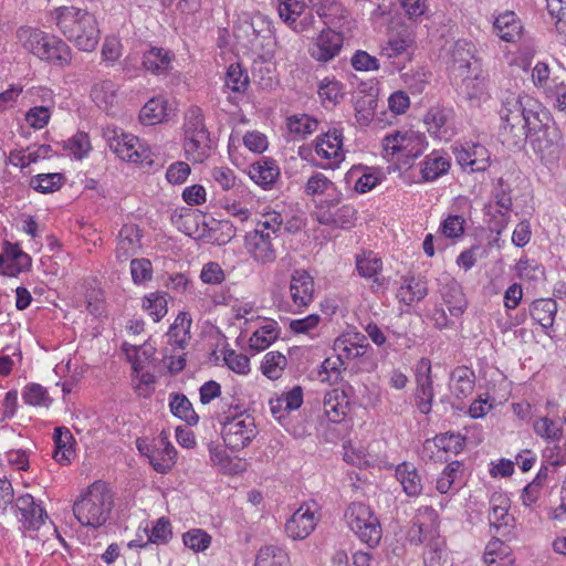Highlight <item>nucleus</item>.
<instances>
[{
  "label": "nucleus",
  "instance_id": "f03ea898",
  "mask_svg": "<svg viewBox=\"0 0 566 566\" xmlns=\"http://www.w3.org/2000/svg\"><path fill=\"white\" fill-rule=\"evenodd\" d=\"M50 17L57 30L78 50H95L101 32L93 13L86 9L62 6L52 10Z\"/></svg>",
  "mask_w": 566,
  "mask_h": 566
},
{
  "label": "nucleus",
  "instance_id": "c9c22d12",
  "mask_svg": "<svg viewBox=\"0 0 566 566\" xmlns=\"http://www.w3.org/2000/svg\"><path fill=\"white\" fill-rule=\"evenodd\" d=\"M359 340H365V337L359 334H356L354 339L340 336L334 342V350L345 363H348L365 355L368 345L359 344Z\"/></svg>",
  "mask_w": 566,
  "mask_h": 566
},
{
  "label": "nucleus",
  "instance_id": "20e7f679",
  "mask_svg": "<svg viewBox=\"0 0 566 566\" xmlns=\"http://www.w3.org/2000/svg\"><path fill=\"white\" fill-rule=\"evenodd\" d=\"M114 507V493L104 481L93 482L74 502L73 513L86 527L98 528L106 524Z\"/></svg>",
  "mask_w": 566,
  "mask_h": 566
},
{
  "label": "nucleus",
  "instance_id": "bf43d9fd",
  "mask_svg": "<svg viewBox=\"0 0 566 566\" xmlns=\"http://www.w3.org/2000/svg\"><path fill=\"white\" fill-rule=\"evenodd\" d=\"M360 174L355 182V190L359 193H366L373 190L380 181L379 174L375 170L363 168V167H354L349 175L354 176Z\"/></svg>",
  "mask_w": 566,
  "mask_h": 566
},
{
  "label": "nucleus",
  "instance_id": "052dcab7",
  "mask_svg": "<svg viewBox=\"0 0 566 566\" xmlns=\"http://www.w3.org/2000/svg\"><path fill=\"white\" fill-rule=\"evenodd\" d=\"M434 438L438 443V453L442 451L459 454L465 444V438L460 433L444 432L437 434Z\"/></svg>",
  "mask_w": 566,
  "mask_h": 566
},
{
  "label": "nucleus",
  "instance_id": "a878e982",
  "mask_svg": "<svg viewBox=\"0 0 566 566\" xmlns=\"http://www.w3.org/2000/svg\"><path fill=\"white\" fill-rule=\"evenodd\" d=\"M303 403V389L295 386L269 401L272 416L282 421L290 412L297 410Z\"/></svg>",
  "mask_w": 566,
  "mask_h": 566
},
{
  "label": "nucleus",
  "instance_id": "412c9836",
  "mask_svg": "<svg viewBox=\"0 0 566 566\" xmlns=\"http://www.w3.org/2000/svg\"><path fill=\"white\" fill-rule=\"evenodd\" d=\"M13 509L20 514L19 522L27 530H39L48 517L45 510L35 502L31 494L19 496Z\"/></svg>",
  "mask_w": 566,
  "mask_h": 566
},
{
  "label": "nucleus",
  "instance_id": "4c0bfd02",
  "mask_svg": "<svg viewBox=\"0 0 566 566\" xmlns=\"http://www.w3.org/2000/svg\"><path fill=\"white\" fill-rule=\"evenodd\" d=\"M280 336V327L277 322L268 319L265 323L253 332L249 339L250 348L256 352L266 349Z\"/></svg>",
  "mask_w": 566,
  "mask_h": 566
},
{
  "label": "nucleus",
  "instance_id": "338daca9",
  "mask_svg": "<svg viewBox=\"0 0 566 566\" xmlns=\"http://www.w3.org/2000/svg\"><path fill=\"white\" fill-rule=\"evenodd\" d=\"M172 537L171 524L168 518L160 517L150 530L148 542L157 545L167 544Z\"/></svg>",
  "mask_w": 566,
  "mask_h": 566
},
{
  "label": "nucleus",
  "instance_id": "69168bd1",
  "mask_svg": "<svg viewBox=\"0 0 566 566\" xmlns=\"http://www.w3.org/2000/svg\"><path fill=\"white\" fill-rule=\"evenodd\" d=\"M130 274L135 284H144L153 279V265L148 259H133L130 261Z\"/></svg>",
  "mask_w": 566,
  "mask_h": 566
},
{
  "label": "nucleus",
  "instance_id": "dca6fc26",
  "mask_svg": "<svg viewBox=\"0 0 566 566\" xmlns=\"http://www.w3.org/2000/svg\"><path fill=\"white\" fill-rule=\"evenodd\" d=\"M269 232L249 231L244 237V245L251 258L261 264L273 263L276 260L275 241Z\"/></svg>",
  "mask_w": 566,
  "mask_h": 566
},
{
  "label": "nucleus",
  "instance_id": "393cba45",
  "mask_svg": "<svg viewBox=\"0 0 566 566\" xmlns=\"http://www.w3.org/2000/svg\"><path fill=\"white\" fill-rule=\"evenodd\" d=\"M248 174L258 186L268 190L277 181L281 170L274 159L262 157L250 165Z\"/></svg>",
  "mask_w": 566,
  "mask_h": 566
},
{
  "label": "nucleus",
  "instance_id": "de8ad7c7",
  "mask_svg": "<svg viewBox=\"0 0 566 566\" xmlns=\"http://www.w3.org/2000/svg\"><path fill=\"white\" fill-rule=\"evenodd\" d=\"M356 269L360 276L373 279L375 283L381 284L378 274L382 269V261L374 252H363L356 255Z\"/></svg>",
  "mask_w": 566,
  "mask_h": 566
},
{
  "label": "nucleus",
  "instance_id": "c03bdc74",
  "mask_svg": "<svg viewBox=\"0 0 566 566\" xmlns=\"http://www.w3.org/2000/svg\"><path fill=\"white\" fill-rule=\"evenodd\" d=\"M49 33L32 27H20L17 39L24 50L38 56Z\"/></svg>",
  "mask_w": 566,
  "mask_h": 566
},
{
  "label": "nucleus",
  "instance_id": "2eb2a0df",
  "mask_svg": "<svg viewBox=\"0 0 566 566\" xmlns=\"http://www.w3.org/2000/svg\"><path fill=\"white\" fill-rule=\"evenodd\" d=\"M307 8L315 12L324 28L340 29L349 17L348 10L337 0H307Z\"/></svg>",
  "mask_w": 566,
  "mask_h": 566
},
{
  "label": "nucleus",
  "instance_id": "1a4fd4ad",
  "mask_svg": "<svg viewBox=\"0 0 566 566\" xmlns=\"http://www.w3.org/2000/svg\"><path fill=\"white\" fill-rule=\"evenodd\" d=\"M344 45V34L332 28H323L312 38L308 54L319 63H327L339 55Z\"/></svg>",
  "mask_w": 566,
  "mask_h": 566
},
{
  "label": "nucleus",
  "instance_id": "a211bd4d",
  "mask_svg": "<svg viewBox=\"0 0 566 566\" xmlns=\"http://www.w3.org/2000/svg\"><path fill=\"white\" fill-rule=\"evenodd\" d=\"M450 69L454 77L458 78L464 73H469L473 62H482L478 56V50L473 42L460 39L453 43L450 51Z\"/></svg>",
  "mask_w": 566,
  "mask_h": 566
},
{
  "label": "nucleus",
  "instance_id": "cd10ccee",
  "mask_svg": "<svg viewBox=\"0 0 566 566\" xmlns=\"http://www.w3.org/2000/svg\"><path fill=\"white\" fill-rule=\"evenodd\" d=\"M119 86L112 80H101L93 84L91 98L102 111L111 113L118 103Z\"/></svg>",
  "mask_w": 566,
  "mask_h": 566
},
{
  "label": "nucleus",
  "instance_id": "f3484780",
  "mask_svg": "<svg viewBox=\"0 0 566 566\" xmlns=\"http://www.w3.org/2000/svg\"><path fill=\"white\" fill-rule=\"evenodd\" d=\"M490 503L489 523L492 532L502 537L509 536L515 523L514 517L509 514V497L503 494H494Z\"/></svg>",
  "mask_w": 566,
  "mask_h": 566
},
{
  "label": "nucleus",
  "instance_id": "39448f33",
  "mask_svg": "<svg viewBox=\"0 0 566 566\" xmlns=\"http://www.w3.org/2000/svg\"><path fill=\"white\" fill-rule=\"evenodd\" d=\"M428 143L423 134L413 130L387 134L382 139L384 156L388 159L397 158L403 165L419 157L427 148Z\"/></svg>",
  "mask_w": 566,
  "mask_h": 566
},
{
  "label": "nucleus",
  "instance_id": "79ce46f5",
  "mask_svg": "<svg viewBox=\"0 0 566 566\" xmlns=\"http://www.w3.org/2000/svg\"><path fill=\"white\" fill-rule=\"evenodd\" d=\"M172 57V53L163 48H151L144 54L143 65L154 74H161L169 70Z\"/></svg>",
  "mask_w": 566,
  "mask_h": 566
},
{
  "label": "nucleus",
  "instance_id": "6ab92c4d",
  "mask_svg": "<svg viewBox=\"0 0 566 566\" xmlns=\"http://www.w3.org/2000/svg\"><path fill=\"white\" fill-rule=\"evenodd\" d=\"M429 134L439 140H449L454 134L453 111L451 108H430L424 116Z\"/></svg>",
  "mask_w": 566,
  "mask_h": 566
},
{
  "label": "nucleus",
  "instance_id": "4be33fe9",
  "mask_svg": "<svg viewBox=\"0 0 566 566\" xmlns=\"http://www.w3.org/2000/svg\"><path fill=\"white\" fill-rule=\"evenodd\" d=\"M290 295L294 306L306 308L314 300V279L305 270H295L290 280Z\"/></svg>",
  "mask_w": 566,
  "mask_h": 566
},
{
  "label": "nucleus",
  "instance_id": "2f4dec72",
  "mask_svg": "<svg viewBox=\"0 0 566 566\" xmlns=\"http://www.w3.org/2000/svg\"><path fill=\"white\" fill-rule=\"evenodd\" d=\"M494 29L500 39L515 42L521 38L522 24L513 11L500 14L494 21Z\"/></svg>",
  "mask_w": 566,
  "mask_h": 566
},
{
  "label": "nucleus",
  "instance_id": "423d86ee",
  "mask_svg": "<svg viewBox=\"0 0 566 566\" xmlns=\"http://www.w3.org/2000/svg\"><path fill=\"white\" fill-rule=\"evenodd\" d=\"M347 525L368 547H376L382 535L378 517L371 509L361 503H350L344 514Z\"/></svg>",
  "mask_w": 566,
  "mask_h": 566
},
{
  "label": "nucleus",
  "instance_id": "49530a36",
  "mask_svg": "<svg viewBox=\"0 0 566 566\" xmlns=\"http://www.w3.org/2000/svg\"><path fill=\"white\" fill-rule=\"evenodd\" d=\"M167 296V293L157 291L151 292L142 298L143 310L155 323H158L164 318L168 312Z\"/></svg>",
  "mask_w": 566,
  "mask_h": 566
},
{
  "label": "nucleus",
  "instance_id": "a18cd8bd",
  "mask_svg": "<svg viewBox=\"0 0 566 566\" xmlns=\"http://www.w3.org/2000/svg\"><path fill=\"white\" fill-rule=\"evenodd\" d=\"M169 407L175 417L186 421L188 424L195 426L198 423L199 416L193 410L190 400L184 394H170Z\"/></svg>",
  "mask_w": 566,
  "mask_h": 566
},
{
  "label": "nucleus",
  "instance_id": "72a5a7b5",
  "mask_svg": "<svg viewBox=\"0 0 566 566\" xmlns=\"http://www.w3.org/2000/svg\"><path fill=\"white\" fill-rule=\"evenodd\" d=\"M396 478L408 496H418L422 491L421 478L416 467L402 462L396 468Z\"/></svg>",
  "mask_w": 566,
  "mask_h": 566
},
{
  "label": "nucleus",
  "instance_id": "c85d7f7f",
  "mask_svg": "<svg viewBox=\"0 0 566 566\" xmlns=\"http://www.w3.org/2000/svg\"><path fill=\"white\" fill-rule=\"evenodd\" d=\"M177 451L167 440L166 436L160 434L156 450L149 454V463L158 473H167L175 464Z\"/></svg>",
  "mask_w": 566,
  "mask_h": 566
},
{
  "label": "nucleus",
  "instance_id": "6e6552de",
  "mask_svg": "<svg viewBox=\"0 0 566 566\" xmlns=\"http://www.w3.org/2000/svg\"><path fill=\"white\" fill-rule=\"evenodd\" d=\"M102 136L106 140L109 149L120 159L139 163L144 159V153L139 151L138 137L126 134L122 128L114 125H107L102 129Z\"/></svg>",
  "mask_w": 566,
  "mask_h": 566
},
{
  "label": "nucleus",
  "instance_id": "f8f14e48",
  "mask_svg": "<svg viewBox=\"0 0 566 566\" xmlns=\"http://www.w3.org/2000/svg\"><path fill=\"white\" fill-rule=\"evenodd\" d=\"M411 40L408 35L396 34L389 38L387 43L381 46L379 57L382 60L387 72L392 73L405 67L410 60L408 49Z\"/></svg>",
  "mask_w": 566,
  "mask_h": 566
},
{
  "label": "nucleus",
  "instance_id": "774afa93",
  "mask_svg": "<svg viewBox=\"0 0 566 566\" xmlns=\"http://www.w3.org/2000/svg\"><path fill=\"white\" fill-rule=\"evenodd\" d=\"M511 192V187L505 185L503 178H499L495 187L492 190V197L494 199L493 205L499 206L501 209L506 211H512L513 201Z\"/></svg>",
  "mask_w": 566,
  "mask_h": 566
},
{
  "label": "nucleus",
  "instance_id": "f704fd0d",
  "mask_svg": "<svg viewBox=\"0 0 566 566\" xmlns=\"http://www.w3.org/2000/svg\"><path fill=\"white\" fill-rule=\"evenodd\" d=\"M168 102L165 97L150 98L139 112V120L144 125H156L168 117Z\"/></svg>",
  "mask_w": 566,
  "mask_h": 566
},
{
  "label": "nucleus",
  "instance_id": "473e14b6",
  "mask_svg": "<svg viewBox=\"0 0 566 566\" xmlns=\"http://www.w3.org/2000/svg\"><path fill=\"white\" fill-rule=\"evenodd\" d=\"M304 192L306 196L311 197L321 195L335 197L332 199L333 205L338 203L340 198V192L337 191L335 184L323 172H315L307 179L304 186Z\"/></svg>",
  "mask_w": 566,
  "mask_h": 566
},
{
  "label": "nucleus",
  "instance_id": "e2e57ef3",
  "mask_svg": "<svg viewBox=\"0 0 566 566\" xmlns=\"http://www.w3.org/2000/svg\"><path fill=\"white\" fill-rule=\"evenodd\" d=\"M186 547L195 553L205 552L211 544V536L201 528H191L182 535Z\"/></svg>",
  "mask_w": 566,
  "mask_h": 566
},
{
  "label": "nucleus",
  "instance_id": "3c124183",
  "mask_svg": "<svg viewBox=\"0 0 566 566\" xmlns=\"http://www.w3.org/2000/svg\"><path fill=\"white\" fill-rule=\"evenodd\" d=\"M287 553L276 546H263L259 549L255 566H289Z\"/></svg>",
  "mask_w": 566,
  "mask_h": 566
},
{
  "label": "nucleus",
  "instance_id": "13d9d810",
  "mask_svg": "<svg viewBox=\"0 0 566 566\" xmlns=\"http://www.w3.org/2000/svg\"><path fill=\"white\" fill-rule=\"evenodd\" d=\"M226 86L235 93H243L249 86V76L238 63L231 64L226 74Z\"/></svg>",
  "mask_w": 566,
  "mask_h": 566
},
{
  "label": "nucleus",
  "instance_id": "aec40b11",
  "mask_svg": "<svg viewBox=\"0 0 566 566\" xmlns=\"http://www.w3.org/2000/svg\"><path fill=\"white\" fill-rule=\"evenodd\" d=\"M31 258L24 253L19 244H12L8 241L3 243L0 254V273L7 276H17L21 272L29 270Z\"/></svg>",
  "mask_w": 566,
  "mask_h": 566
},
{
  "label": "nucleus",
  "instance_id": "680f3d73",
  "mask_svg": "<svg viewBox=\"0 0 566 566\" xmlns=\"http://www.w3.org/2000/svg\"><path fill=\"white\" fill-rule=\"evenodd\" d=\"M416 400L419 411L423 415L430 413L434 398L433 380L416 382Z\"/></svg>",
  "mask_w": 566,
  "mask_h": 566
},
{
  "label": "nucleus",
  "instance_id": "5fc2aeb1",
  "mask_svg": "<svg viewBox=\"0 0 566 566\" xmlns=\"http://www.w3.org/2000/svg\"><path fill=\"white\" fill-rule=\"evenodd\" d=\"M318 122L306 114L294 115L289 118V130L297 137L305 138L317 129Z\"/></svg>",
  "mask_w": 566,
  "mask_h": 566
},
{
  "label": "nucleus",
  "instance_id": "4468645a",
  "mask_svg": "<svg viewBox=\"0 0 566 566\" xmlns=\"http://www.w3.org/2000/svg\"><path fill=\"white\" fill-rule=\"evenodd\" d=\"M343 130L336 127L322 133L315 139V153L323 159L332 160L323 168H335L345 159Z\"/></svg>",
  "mask_w": 566,
  "mask_h": 566
},
{
  "label": "nucleus",
  "instance_id": "603ef678",
  "mask_svg": "<svg viewBox=\"0 0 566 566\" xmlns=\"http://www.w3.org/2000/svg\"><path fill=\"white\" fill-rule=\"evenodd\" d=\"M286 365L287 360L283 354L280 352H269L262 360L261 370L265 377L275 380L282 376Z\"/></svg>",
  "mask_w": 566,
  "mask_h": 566
},
{
  "label": "nucleus",
  "instance_id": "bb28decb",
  "mask_svg": "<svg viewBox=\"0 0 566 566\" xmlns=\"http://www.w3.org/2000/svg\"><path fill=\"white\" fill-rule=\"evenodd\" d=\"M142 230L137 224H124L118 233L116 259L124 262L133 256L142 247Z\"/></svg>",
  "mask_w": 566,
  "mask_h": 566
},
{
  "label": "nucleus",
  "instance_id": "9b49d317",
  "mask_svg": "<svg viewBox=\"0 0 566 566\" xmlns=\"http://www.w3.org/2000/svg\"><path fill=\"white\" fill-rule=\"evenodd\" d=\"M457 164L469 172L485 171L490 166V151L479 143L464 142L453 148Z\"/></svg>",
  "mask_w": 566,
  "mask_h": 566
},
{
  "label": "nucleus",
  "instance_id": "864d4df0",
  "mask_svg": "<svg viewBox=\"0 0 566 566\" xmlns=\"http://www.w3.org/2000/svg\"><path fill=\"white\" fill-rule=\"evenodd\" d=\"M22 399L24 403L33 407H49L53 401L46 388L35 382L28 384L23 388Z\"/></svg>",
  "mask_w": 566,
  "mask_h": 566
},
{
  "label": "nucleus",
  "instance_id": "09e8293b",
  "mask_svg": "<svg viewBox=\"0 0 566 566\" xmlns=\"http://www.w3.org/2000/svg\"><path fill=\"white\" fill-rule=\"evenodd\" d=\"M65 177L60 172L39 174L31 177L29 187L40 193H52L61 189Z\"/></svg>",
  "mask_w": 566,
  "mask_h": 566
},
{
  "label": "nucleus",
  "instance_id": "a19ab883",
  "mask_svg": "<svg viewBox=\"0 0 566 566\" xmlns=\"http://www.w3.org/2000/svg\"><path fill=\"white\" fill-rule=\"evenodd\" d=\"M182 129L184 138L199 137L200 135L210 136L203 112L198 106H191L187 109Z\"/></svg>",
  "mask_w": 566,
  "mask_h": 566
},
{
  "label": "nucleus",
  "instance_id": "8fccbe9b",
  "mask_svg": "<svg viewBox=\"0 0 566 566\" xmlns=\"http://www.w3.org/2000/svg\"><path fill=\"white\" fill-rule=\"evenodd\" d=\"M53 154V149L50 145L43 144L35 150L29 151L24 155L21 150H12L9 155V163L13 166H20L25 168L30 164L36 163L40 159L50 158Z\"/></svg>",
  "mask_w": 566,
  "mask_h": 566
},
{
  "label": "nucleus",
  "instance_id": "37998d69",
  "mask_svg": "<svg viewBox=\"0 0 566 566\" xmlns=\"http://www.w3.org/2000/svg\"><path fill=\"white\" fill-rule=\"evenodd\" d=\"M428 294L427 283L413 276H406L398 291V297L407 305L423 300Z\"/></svg>",
  "mask_w": 566,
  "mask_h": 566
},
{
  "label": "nucleus",
  "instance_id": "4d7b16f0",
  "mask_svg": "<svg viewBox=\"0 0 566 566\" xmlns=\"http://www.w3.org/2000/svg\"><path fill=\"white\" fill-rule=\"evenodd\" d=\"M534 432L544 440L559 441L563 437V429L548 417H541L533 422Z\"/></svg>",
  "mask_w": 566,
  "mask_h": 566
},
{
  "label": "nucleus",
  "instance_id": "7ed1b4c3",
  "mask_svg": "<svg viewBox=\"0 0 566 566\" xmlns=\"http://www.w3.org/2000/svg\"><path fill=\"white\" fill-rule=\"evenodd\" d=\"M237 42L264 61L274 56L277 45L272 21L261 13H243L233 27Z\"/></svg>",
  "mask_w": 566,
  "mask_h": 566
},
{
  "label": "nucleus",
  "instance_id": "ea45409f",
  "mask_svg": "<svg viewBox=\"0 0 566 566\" xmlns=\"http://www.w3.org/2000/svg\"><path fill=\"white\" fill-rule=\"evenodd\" d=\"M191 318L187 313L180 312L167 333L168 343L184 349L190 339Z\"/></svg>",
  "mask_w": 566,
  "mask_h": 566
},
{
  "label": "nucleus",
  "instance_id": "58836bf2",
  "mask_svg": "<svg viewBox=\"0 0 566 566\" xmlns=\"http://www.w3.org/2000/svg\"><path fill=\"white\" fill-rule=\"evenodd\" d=\"M182 144L185 156L189 161L201 164L210 156L212 148L210 136L184 138Z\"/></svg>",
  "mask_w": 566,
  "mask_h": 566
},
{
  "label": "nucleus",
  "instance_id": "c756f323",
  "mask_svg": "<svg viewBox=\"0 0 566 566\" xmlns=\"http://www.w3.org/2000/svg\"><path fill=\"white\" fill-rule=\"evenodd\" d=\"M420 165L422 180L434 181L449 171L451 163L446 153L433 150L424 157Z\"/></svg>",
  "mask_w": 566,
  "mask_h": 566
},
{
  "label": "nucleus",
  "instance_id": "7c9ffc66",
  "mask_svg": "<svg viewBox=\"0 0 566 566\" xmlns=\"http://www.w3.org/2000/svg\"><path fill=\"white\" fill-rule=\"evenodd\" d=\"M475 374L467 366H458L450 375V390L458 399H464L473 392Z\"/></svg>",
  "mask_w": 566,
  "mask_h": 566
},
{
  "label": "nucleus",
  "instance_id": "e433bc0d",
  "mask_svg": "<svg viewBox=\"0 0 566 566\" xmlns=\"http://www.w3.org/2000/svg\"><path fill=\"white\" fill-rule=\"evenodd\" d=\"M557 313V303L553 298L535 300L530 306L532 318L544 329L553 326Z\"/></svg>",
  "mask_w": 566,
  "mask_h": 566
},
{
  "label": "nucleus",
  "instance_id": "9d476101",
  "mask_svg": "<svg viewBox=\"0 0 566 566\" xmlns=\"http://www.w3.org/2000/svg\"><path fill=\"white\" fill-rule=\"evenodd\" d=\"M316 503H303L286 521L285 533L293 541L308 537L319 520Z\"/></svg>",
  "mask_w": 566,
  "mask_h": 566
},
{
  "label": "nucleus",
  "instance_id": "f257e3e1",
  "mask_svg": "<svg viewBox=\"0 0 566 566\" xmlns=\"http://www.w3.org/2000/svg\"><path fill=\"white\" fill-rule=\"evenodd\" d=\"M499 137L509 149H522L528 140L544 164L557 163L563 153V136L552 114L536 99L509 96L500 109Z\"/></svg>",
  "mask_w": 566,
  "mask_h": 566
},
{
  "label": "nucleus",
  "instance_id": "0e129e2a",
  "mask_svg": "<svg viewBox=\"0 0 566 566\" xmlns=\"http://www.w3.org/2000/svg\"><path fill=\"white\" fill-rule=\"evenodd\" d=\"M64 149L71 151L76 159H82L91 150L90 137L84 132H77L74 136L64 142Z\"/></svg>",
  "mask_w": 566,
  "mask_h": 566
},
{
  "label": "nucleus",
  "instance_id": "5701e85b",
  "mask_svg": "<svg viewBox=\"0 0 566 566\" xmlns=\"http://www.w3.org/2000/svg\"><path fill=\"white\" fill-rule=\"evenodd\" d=\"M440 282V295L452 316H461L468 307V301L461 284L451 276H443Z\"/></svg>",
  "mask_w": 566,
  "mask_h": 566
},
{
  "label": "nucleus",
  "instance_id": "ddd939ff",
  "mask_svg": "<svg viewBox=\"0 0 566 566\" xmlns=\"http://www.w3.org/2000/svg\"><path fill=\"white\" fill-rule=\"evenodd\" d=\"M460 94L472 103H480L488 97L489 75L483 69L482 62H473L469 73L458 76Z\"/></svg>",
  "mask_w": 566,
  "mask_h": 566
},
{
  "label": "nucleus",
  "instance_id": "0eeeda50",
  "mask_svg": "<svg viewBox=\"0 0 566 566\" xmlns=\"http://www.w3.org/2000/svg\"><path fill=\"white\" fill-rule=\"evenodd\" d=\"M221 422L223 441L233 451L244 449L256 437L258 430L254 418L249 415L226 417Z\"/></svg>",
  "mask_w": 566,
  "mask_h": 566
},
{
  "label": "nucleus",
  "instance_id": "b1692460",
  "mask_svg": "<svg viewBox=\"0 0 566 566\" xmlns=\"http://www.w3.org/2000/svg\"><path fill=\"white\" fill-rule=\"evenodd\" d=\"M38 59L55 66H67L72 61V50L61 38L48 34Z\"/></svg>",
  "mask_w": 566,
  "mask_h": 566
},
{
  "label": "nucleus",
  "instance_id": "6e6d98bb",
  "mask_svg": "<svg viewBox=\"0 0 566 566\" xmlns=\"http://www.w3.org/2000/svg\"><path fill=\"white\" fill-rule=\"evenodd\" d=\"M344 86L334 77H325L318 85V95L323 102L336 105L344 97Z\"/></svg>",
  "mask_w": 566,
  "mask_h": 566
}]
</instances>
